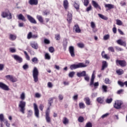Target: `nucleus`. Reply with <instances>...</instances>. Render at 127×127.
Masks as SVG:
<instances>
[{
  "mask_svg": "<svg viewBox=\"0 0 127 127\" xmlns=\"http://www.w3.org/2000/svg\"><path fill=\"white\" fill-rule=\"evenodd\" d=\"M82 1L83 2L85 6H88V5L90 3L89 0H82Z\"/></svg>",
  "mask_w": 127,
  "mask_h": 127,
  "instance_id": "35",
  "label": "nucleus"
},
{
  "mask_svg": "<svg viewBox=\"0 0 127 127\" xmlns=\"http://www.w3.org/2000/svg\"><path fill=\"white\" fill-rule=\"evenodd\" d=\"M45 57L46 59H47L48 60H50V58H51V57H50V55H49V54L48 53L45 54Z\"/></svg>",
  "mask_w": 127,
  "mask_h": 127,
  "instance_id": "46",
  "label": "nucleus"
},
{
  "mask_svg": "<svg viewBox=\"0 0 127 127\" xmlns=\"http://www.w3.org/2000/svg\"><path fill=\"white\" fill-rule=\"evenodd\" d=\"M10 81L12 82V83H15V82H17V78L12 76Z\"/></svg>",
  "mask_w": 127,
  "mask_h": 127,
  "instance_id": "39",
  "label": "nucleus"
},
{
  "mask_svg": "<svg viewBox=\"0 0 127 127\" xmlns=\"http://www.w3.org/2000/svg\"><path fill=\"white\" fill-rule=\"evenodd\" d=\"M38 59L36 57H34L32 59V62H33L35 64H37V63H38Z\"/></svg>",
  "mask_w": 127,
  "mask_h": 127,
  "instance_id": "36",
  "label": "nucleus"
},
{
  "mask_svg": "<svg viewBox=\"0 0 127 127\" xmlns=\"http://www.w3.org/2000/svg\"><path fill=\"white\" fill-rule=\"evenodd\" d=\"M9 39L12 41L15 40L16 39V35L10 34L9 35Z\"/></svg>",
  "mask_w": 127,
  "mask_h": 127,
  "instance_id": "28",
  "label": "nucleus"
},
{
  "mask_svg": "<svg viewBox=\"0 0 127 127\" xmlns=\"http://www.w3.org/2000/svg\"><path fill=\"white\" fill-rule=\"evenodd\" d=\"M116 64H119L121 67H126L127 66V62L125 61L116 60Z\"/></svg>",
  "mask_w": 127,
  "mask_h": 127,
  "instance_id": "9",
  "label": "nucleus"
},
{
  "mask_svg": "<svg viewBox=\"0 0 127 127\" xmlns=\"http://www.w3.org/2000/svg\"><path fill=\"white\" fill-rule=\"evenodd\" d=\"M58 98L60 101H62L64 99V97L62 94H59Z\"/></svg>",
  "mask_w": 127,
  "mask_h": 127,
  "instance_id": "52",
  "label": "nucleus"
},
{
  "mask_svg": "<svg viewBox=\"0 0 127 127\" xmlns=\"http://www.w3.org/2000/svg\"><path fill=\"white\" fill-rule=\"evenodd\" d=\"M84 101H85V103L86 105H91V101L90 100V98H89L88 97H86L84 98Z\"/></svg>",
  "mask_w": 127,
  "mask_h": 127,
  "instance_id": "29",
  "label": "nucleus"
},
{
  "mask_svg": "<svg viewBox=\"0 0 127 127\" xmlns=\"http://www.w3.org/2000/svg\"><path fill=\"white\" fill-rule=\"evenodd\" d=\"M105 6L106 8H109V9H112L115 8V5L112 4H105Z\"/></svg>",
  "mask_w": 127,
  "mask_h": 127,
  "instance_id": "25",
  "label": "nucleus"
},
{
  "mask_svg": "<svg viewBox=\"0 0 127 127\" xmlns=\"http://www.w3.org/2000/svg\"><path fill=\"white\" fill-rule=\"evenodd\" d=\"M44 43H45V44H49L50 43V41H49L47 39H45L44 40Z\"/></svg>",
  "mask_w": 127,
  "mask_h": 127,
  "instance_id": "62",
  "label": "nucleus"
},
{
  "mask_svg": "<svg viewBox=\"0 0 127 127\" xmlns=\"http://www.w3.org/2000/svg\"><path fill=\"white\" fill-rule=\"evenodd\" d=\"M4 124H5L6 125V127H9V126H10V124H9V123H8V122L7 121V120H5L3 121Z\"/></svg>",
  "mask_w": 127,
  "mask_h": 127,
  "instance_id": "55",
  "label": "nucleus"
},
{
  "mask_svg": "<svg viewBox=\"0 0 127 127\" xmlns=\"http://www.w3.org/2000/svg\"><path fill=\"white\" fill-rule=\"evenodd\" d=\"M98 15L99 16V17H100V18H102V19H104V20H108V18L104 15L102 14H98Z\"/></svg>",
  "mask_w": 127,
  "mask_h": 127,
  "instance_id": "32",
  "label": "nucleus"
},
{
  "mask_svg": "<svg viewBox=\"0 0 127 127\" xmlns=\"http://www.w3.org/2000/svg\"><path fill=\"white\" fill-rule=\"evenodd\" d=\"M1 16H2V17L3 18H5V17H7V19H11V18H12L11 13H10V12H9V10H8L7 9L2 12Z\"/></svg>",
  "mask_w": 127,
  "mask_h": 127,
  "instance_id": "4",
  "label": "nucleus"
},
{
  "mask_svg": "<svg viewBox=\"0 0 127 127\" xmlns=\"http://www.w3.org/2000/svg\"><path fill=\"white\" fill-rule=\"evenodd\" d=\"M27 17L28 20L30 21V22H31V23L36 24V20H35V19H34V18H33L32 16L30 15H27Z\"/></svg>",
  "mask_w": 127,
  "mask_h": 127,
  "instance_id": "10",
  "label": "nucleus"
},
{
  "mask_svg": "<svg viewBox=\"0 0 127 127\" xmlns=\"http://www.w3.org/2000/svg\"><path fill=\"white\" fill-rule=\"evenodd\" d=\"M110 38V36L109 35H106L104 36V40H108Z\"/></svg>",
  "mask_w": 127,
  "mask_h": 127,
  "instance_id": "61",
  "label": "nucleus"
},
{
  "mask_svg": "<svg viewBox=\"0 0 127 127\" xmlns=\"http://www.w3.org/2000/svg\"><path fill=\"white\" fill-rule=\"evenodd\" d=\"M63 5L64 8H65V9H68V7H69V2H68L67 0H64V1Z\"/></svg>",
  "mask_w": 127,
  "mask_h": 127,
  "instance_id": "22",
  "label": "nucleus"
},
{
  "mask_svg": "<svg viewBox=\"0 0 127 127\" xmlns=\"http://www.w3.org/2000/svg\"><path fill=\"white\" fill-rule=\"evenodd\" d=\"M118 75H123L124 74V70L123 69H118L116 71Z\"/></svg>",
  "mask_w": 127,
  "mask_h": 127,
  "instance_id": "37",
  "label": "nucleus"
},
{
  "mask_svg": "<svg viewBox=\"0 0 127 127\" xmlns=\"http://www.w3.org/2000/svg\"><path fill=\"white\" fill-rule=\"evenodd\" d=\"M55 38L56 40H60V35L57 34L55 35Z\"/></svg>",
  "mask_w": 127,
  "mask_h": 127,
  "instance_id": "60",
  "label": "nucleus"
},
{
  "mask_svg": "<svg viewBox=\"0 0 127 127\" xmlns=\"http://www.w3.org/2000/svg\"><path fill=\"white\" fill-rule=\"evenodd\" d=\"M12 57H13V58H14V59L16 60V61H17L19 63H21V62H22V59L19 56L15 55L12 56Z\"/></svg>",
  "mask_w": 127,
  "mask_h": 127,
  "instance_id": "12",
  "label": "nucleus"
},
{
  "mask_svg": "<svg viewBox=\"0 0 127 127\" xmlns=\"http://www.w3.org/2000/svg\"><path fill=\"white\" fill-rule=\"evenodd\" d=\"M78 121L79 123H83L84 122V118L82 116L79 117L78 119Z\"/></svg>",
  "mask_w": 127,
  "mask_h": 127,
  "instance_id": "44",
  "label": "nucleus"
},
{
  "mask_svg": "<svg viewBox=\"0 0 127 127\" xmlns=\"http://www.w3.org/2000/svg\"><path fill=\"white\" fill-rule=\"evenodd\" d=\"M4 117L3 116V114H0V122H3L4 120Z\"/></svg>",
  "mask_w": 127,
  "mask_h": 127,
  "instance_id": "50",
  "label": "nucleus"
},
{
  "mask_svg": "<svg viewBox=\"0 0 127 127\" xmlns=\"http://www.w3.org/2000/svg\"><path fill=\"white\" fill-rule=\"evenodd\" d=\"M37 19L39 20L41 23H42L43 22V18L42 17V16L38 15H37Z\"/></svg>",
  "mask_w": 127,
  "mask_h": 127,
  "instance_id": "26",
  "label": "nucleus"
},
{
  "mask_svg": "<svg viewBox=\"0 0 127 127\" xmlns=\"http://www.w3.org/2000/svg\"><path fill=\"white\" fill-rule=\"evenodd\" d=\"M46 120L47 123H51V119L50 118V117H49V111H47L46 113Z\"/></svg>",
  "mask_w": 127,
  "mask_h": 127,
  "instance_id": "20",
  "label": "nucleus"
},
{
  "mask_svg": "<svg viewBox=\"0 0 127 127\" xmlns=\"http://www.w3.org/2000/svg\"><path fill=\"white\" fill-rule=\"evenodd\" d=\"M92 5H93L94 7H95V8H97L98 7L99 9H101V6L99 5V4H98V3H97V2H96V1L92 0Z\"/></svg>",
  "mask_w": 127,
  "mask_h": 127,
  "instance_id": "19",
  "label": "nucleus"
},
{
  "mask_svg": "<svg viewBox=\"0 0 127 127\" xmlns=\"http://www.w3.org/2000/svg\"><path fill=\"white\" fill-rule=\"evenodd\" d=\"M33 106L35 112V116L37 118V119H39V110L38 109L37 104H36V103H34Z\"/></svg>",
  "mask_w": 127,
  "mask_h": 127,
  "instance_id": "7",
  "label": "nucleus"
},
{
  "mask_svg": "<svg viewBox=\"0 0 127 127\" xmlns=\"http://www.w3.org/2000/svg\"><path fill=\"white\" fill-rule=\"evenodd\" d=\"M17 17L19 20H22V21H26V19H25V17L24 16H23V15H22V14H19V15H17Z\"/></svg>",
  "mask_w": 127,
  "mask_h": 127,
  "instance_id": "16",
  "label": "nucleus"
},
{
  "mask_svg": "<svg viewBox=\"0 0 127 127\" xmlns=\"http://www.w3.org/2000/svg\"><path fill=\"white\" fill-rule=\"evenodd\" d=\"M30 46L34 49H38V44L35 42H33L30 43Z\"/></svg>",
  "mask_w": 127,
  "mask_h": 127,
  "instance_id": "17",
  "label": "nucleus"
},
{
  "mask_svg": "<svg viewBox=\"0 0 127 127\" xmlns=\"http://www.w3.org/2000/svg\"><path fill=\"white\" fill-rule=\"evenodd\" d=\"M32 116V111L29 110L28 111V118H30V117H31Z\"/></svg>",
  "mask_w": 127,
  "mask_h": 127,
  "instance_id": "56",
  "label": "nucleus"
},
{
  "mask_svg": "<svg viewBox=\"0 0 127 127\" xmlns=\"http://www.w3.org/2000/svg\"><path fill=\"white\" fill-rule=\"evenodd\" d=\"M86 127H93V125L91 123V122H88L86 125Z\"/></svg>",
  "mask_w": 127,
  "mask_h": 127,
  "instance_id": "57",
  "label": "nucleus"
},
{
  "mask_svg": "<svg viewBox=\"0 0 127 127\" xmlns=\"http://www.w3.org/2000/svg\"><path fill=\"white\" fill-rule=\"evenodd\" d=\"M86 71L84 70L82 71L81 72H77V77H85L86 76Z\"/></svg>",
  "mask_w": 127,
  "mask_h": 127,
  "instance_id": "21",
  "label": "nucleus"
},
{
  "mask_svg": "<svg viewBox=\"0 0 127 127\" xmlns=\"http://www.w3.org/2000/svg\"><path fill=\"white\" fill-rule=\"evenodd\" d=\"M123 105V102L120 100H117L115 101V104L114 105V108L119 110L122 108V105Z\"/></svg>",
  "mask_w": 127,
  "mask_h": 127,
  "instance_id": "6",
  "label": "nucleus"
},
{
  "mask_svg": "<svg viewBox=\"0 0 127 127\" xmlns=\"http://www.w3.org/2000/svg\"><path fill=\"white\" fill-rule=\"evenodd\" d=\"M67 20L69 23H71V21H72V13H68Z\"/></svg>",
  "mask_w": 127,
  "mask_h": 127,
  "instance_id": "23",
  "label": "nucleus"
},
{
  "mask_svg": "<svg viewBox=\"0 0 127 127\" xmlns=\"http://www.w3.org/2000/svg\"><path fill=\"white\" fill-rule=\"evenodd\" d=\"M117 43L118 44H119V45H122V46H124V47L127 46V43L126 41H124L121 39L117 40Z\"/></svg>",
  "mask_w": 127,
  "mask_h": 127,
  "instance_id": "14",
  "label": "nucleus"
},
{
  "mask_svg": "<svg viewBox=\"0 0 127 127\" xmlns=\"http://www.w3.org/2000/svg\"><path fill=\"white\" fill-rule=\"evenodd\" d=\"M55 50H54V48H53V47H50L49 48V51L50 52H51V53H53V52H54Z\"/></svg>",
  "mask_w": 127,
  "mask_h": 127,
  "instance_id": "51",
  "label": "nucleus"
},
{
  "mask_svg": "<svg viewBox=\"0 0 127 127\" xmlns=\"http://www.w3.org/2000/svg\"><path fill=\"white\" fill-rule=\"evenodd\" d=\"M108 67V63H107V61H103L102 62V68L101 70L103 71L106 69V68Z\"/></svg>",
  "mask_w": 127,
  "mask_h": 127,
  "instance_id": "15",
  "label": "nucleus"
},
{
  "mask_svg": "<svg viewBox=\"0 0 127 127\" xmlns=\"http://www.w3.org/2000/svg\"><path fill=\"white\" fill-rule=\"evenodd\" d=\"M0 89H1L4 91H9V87H8V86L1 82H0Z\"/></svg>",
  "mask_w": 127,
  "mask_h": 127,
  "instance_id": "8",
  "label": "nucleus"
},
{
  "mask_svg": "<svg viewBox=\"0 0 127 127\" xmlns=\"http://www.w3.org/2000/svg\"><path fill=\"white\" fill-rule=\"evenodd\" d=\"M80 109H85V104L83 103H80L79 104Z\"/></svg>",
  "mask_w": 127,
  "mask_h": 127,
  "instance_id": "42",
  "label": "nucleus"
},
{
  "mask_svg": "<svg viewBox=\"0 0 127 127\" xmlns=\"http://www.w3.org/2000/svg\"><path fill=\"white\" fill-rule=\"evenodd\" d=\"M77 46L79 48H84V44L83 43H78L77 44Z\"/></svg>",
  "mask_w": 127,
  "mask_h": 127,
  "instance_id": "53",
  "label": "nucleus"
},
{
  "mask_svg": "<svg viewBox=\"0 0 127 127\" xmlns=\"http://www.w3.org/2000/svg\"><path fill=\"white\" fill-rule=\"evenodd\" d=\"M87 67V64L83 63H80L77 64H72L70 66V70H75V69H78V68H85Z\"/></svg>",
  "mask_w": 127,
  "mask_h": 127,
  "instance_id": "1",
  "label": "nucleus"
},
{
  "mask_svg": "<svg viewBox=\"0 0 127 127\" xmlns=\"http://www.w3.org/2000/svg\"><path fill=\"white\" fill-rule=\"evenodd\" d=\"M91 9H92V6L89 5V7H88L86 8V11H90V10H91Z\"/></svg>",
  "mask_w": 127,
  "mask_h": 127,
  "instance_id": "64",
  "label": "nucleus"
},
{
  "mask_svg": "<svg viewBox=\"0 0 127 127\" xmlns=\"http://www.w3.org/2000/svg\"><path fill=\"white\" fill-rule=\"evenodd\" d=\"M74 6L76 9H79L80 7V5H79L78 3H76V2H74Z\"/></svg>",
  "mask_w": 127,
  "mask_h": 127,
  "instance_id": "47",
  "label": "nucleus"
},
{
  "mask_svg": "<svg viewBox=\"0 0 127 127\" xmlns=\"http://www.w3.org/2000/svg\"><path fill=\"white\" fill-rule=\"evenodd\" d=\"M84 80L87 81V82H89V81H90V77H89L88 74H85V76H84Z\"/></svg>",
  "mask_w": 127,
  "mask_h": 127,
  "instance_id": "43",
  "label": "nucleus"
},
{
  "mask_svg": "<svg viewBox=\"0 0 127 127\" xmlns=\"http://www.w3.org/2000/svg\"><path fill=\"white\" fill-rule=\"evenodd\" d=\"M63 123L64 125H67L69 123V120L67 118L64 117L63 120Z\"/></svg>",
  "mask_w": 127,
  "mask_h": 127,
  "instance_id": "31",
  "label": "nucleus"
},
{
  "mask_svg": "<svg viewBox=\"0 0 127 127\" xmlns=\"http://www.w3.org/2000/svg\"><path fill=\"white\" fill-rule=\"evenodd\" d=\"M116 24H117V25H123V22L120 19H117L116 20Z\"/></svg>",
  "mask_w": 127,
  "mask_h": 127,
  "instance_id": "38",
  "label": "nucleus"
},
{
  "mask_svg": "<svg viewBox=\"0 0 127 127\" xmlns=\"http://www.w3.org/2000/svg\"><path fill=\"white\" fill-rule=\"evenodd\" d=\"M105 84H111L112 83V81H111L110 79L106 78L105 79Z\"/></svg>",
  "mask_w": 127,
  "mask_h": 127,
  "instance_id": "41",
  "label": "nucleus"
},
{
  "mask_svg": "<svg viewBox=\"0 0 127 127\" xmlns=\"http://www.w3.org/2000/svg\"><path fill=\"white\" fill-rule=\"evenodd\" d=\"M20 99H21V100H22V101H23L24 100H25V93L24 92H22L20 94Z\"/></svg>",
  "mask_w": 127,
  "mask_h": 127,
  "instance_id": "34",
  "label": "nucleus"
},
{
  "mask_svg": "<svg viewBox=\"0 0 127 127\" xmlns=\"http://www.w3.org/2000/svg\"><path fill=\"white\" fill-rule=\"evenodd\" d=\"M97 101L99 104H103V103H104V98L102 97H98L97 98Z\"/></svg>",
  "mask_w": 127,
  "mask_h": 127,
  "instance_id": "30",
  "label": "nucleus"
},
{
  "mask_svg": "<svg viewBox=\"0 0 127 127\" xmlns=\"http://www.w3.org/2000/svg\"><path fill=\"white\" fill-rule=\"evenodd\" d=\"M69 52L71 56V57H75V49H74V47L70 46L69 47Z\"/></svg>",
  "mask_w": 127,
  "mask_h": 127,
  "instance_id": "11",
  "label": "nucleus"
},
{
  "mask_svg": "<svg viewBox=\"0 0 127 127\" xmlns=\"http://www.w3.org/2000/svg\"><path fill=\"white\" fill-rule=\"evenodd\" d=\"M73 29L75 30V32H77V33H80V32H81V29H80L79 26L77 24L74 25Z\"/></svg>",
  "mask_w": 127,
  "mask_h": 127,
  "instance_id": "24",
  "label": "nucleus"
},
{
  "mask_svg": "<svg viewBox=\"0 0 127 127\" xmlns=\"http://www.w3.org/2000/svg\"><path fill=\"white\" fill-rule=\"evenodd\" d=\"M113 102V99L112 98H107L106 99V103L107 104H111V103Z\"/></svg>",
  "mask_w": 127,
  "mask_h": 127,
  "instance_id": "49",
  "label": "nucleus"
},
{
  "mask_svg": "<svg viewBox=\"0 0 127 127\" xmlns=\"http://www.w3.org/2000/svg\"><path fill=\"white\" fill-rule=\"evenodd\" d=\"M23 68L24 70H26V69H28V64H25L23 66Z\"/></svg>",
  "mask_w": 127,
  "mask_h": 127,
  "instance_id": "63",
  "label": "nucleus"
},
{
  "mask_svg": "<svg viewBox=\"0 0 127 127\" xmlns=\"http://www.w3.org/2000/svg\"><path fill=\"white\" fill-rule=\"evenodd\" d=\"M118 84L120 86H121V87H124V86H125V82H123L122 81H118Z\"/></svg>",
  "mask_w": 127,
  "mask_h": 127,
  "instance_id": "59",
  "label": "nucleus"
},
{
  "mask_svg": "<svg viewBox=\"0 0 127 127\" xmlns=\"http://www.w3.org/2000/svg\"><path fill=\"white\" fill-rule=\"evenodd\" d=\"M107 89H108V87L106 85H103L102 86V90H103L104 93H107Z\"/></svg>",
  "mask_w": 127,
  "mask_h": 127,
  "instance_id": "40",
  "label": "nucleus"
},
{
  "mask_svg": "<svg viewBox=\"0 0 127 127\" xmlns=\"http://www.w3.org/2000/svg\"><path fill=\"white\" fill-rule=\"evenodd\" d=\"M32 38V33L30 32L27 35V39H31Z\"/></svg>",
  "mask_w": 127,
  "mask_h": 127,
  "instance_id": "45",
  "label": "nucleus"
},
{
  "mask_svg": "<svg viewBox=\"0 0 127 127\" xmlns=\"http://www.w3.org/2000/svg\"><path fill=\"white\" fill-rule=\"evenodd\" d=\"M12 77V75H7L5 76V78L7 80H9L10 81L11 80V78Z\"/></svg>",
  "mask_w": 127,
  "mask_h": 127,
  "instance_id": "54",
  "label": "nucleus"
},
{
  "mask_svg": "<svg viewBox=\"0 0 127 127\" xmlns=\"http://www.w3.org/2000/svg\"><path fill=\"white\" fill-rule=\"evenodd\" d=\"M29 3L31 5H37L38 4V0H29Z\"/></svg>",
  "mask_w": 127,
  "mask_h": 127,
  "instance_id": "18",
  "label": "nucleus"
},
{
  "mask_svg": "<svg viewBox=\"0 0 127 127\" xmlns=\"http://www.w3.org/2000/svg\"><path fill=\"white\" fill-rule=\"evenodd\" d=\"M25 106H26V102L23 101H20L19 102L18 107L19 108V111L22 113V114H25Z\"/></svg>",
  "mask_w": 127,
  "mask_h": 127,
  "instance_id": "5",
  "label": "nucleus"
},
{
  "mask_svg": "<svg viewBox=\"0 0 127 127\" xmlns=\"http://www.w3.org/2000/svg\"><path fill=\"white\" fill-rule=\"evenodd\" d=\"M95 78H96V76H95V71H93L91 76L90 86H92V85H93L95 89H97V88L99 87V82H96L94 83V81H95Z\"/></svg>",
  "mask_w": 127,
  "mask_h": 127,
  "instance_id": "2",
  "label": "nucleus"
},
{
  "mask_svg": "<svg viewBox=\"0 0 127 127\" xmlns=\"http://www.w3.org/2000/svg\"><path fill=\"white\" fill-rule=\"evenodd\" d=\"M68 44V42H67V40H64L63 42V47L64 50H66V48H67V45Z\"/></svg>",
  "mask_w": 127,
  "mask_h": 127,
  "instance_id": "27",
  "label": "nucleus"
},
{
  "mask_svg": "<svg viewBox=\"0 0 127 127\" xmlns=\"http://www.w3.org/2000/svg\"><path fill=\"white\" fill-rule=\"evenodd\" d=\"M32 75L35 83H37V81H38V76L39 75V71L36 67H34Z\"/></svg>",
  "mask_w": 127,
  "mask_h": 127,
  "instance_id": "3",
  "label": "nucleus"
},
{
  "mask_svg": "<svg viewBox=\"0 0 127 127\" xmlns=\"http://www.w3.org/2000/svg\"><path fill=\"white\" fill-rule=\"evenodd\" d=\"M109 51H111V52H115V50L114 49V47H110L108 48Z\"/></svg>",
  "mask_w": 127,
  "mask_h": 127,
  "instance_id": "58",
  "label": "nucleus"
},
{
  "mask_svg": "<svg viewBox=\"0 0 127 127\" xmlns=\"http://www.w3.org/2000/svg\"><path fill=\"white\" fill-rule=\"evenodd\" d=\"M90 26L92 28V31L94 33L98 31V29L96 28V24L94 22H91L90 23Z\"/></svg>",
  "mask_w": 127,
  "mask_h": 127,
  "instance_id": "13",
  "label": "nucleus"
},
{
  "mask_svg": "<svg viewBox=\"0 0 127 127\" xmlns=\"http://www.w3.org/2000/svg\"><path fill=\"white\" fill-rule=\"evenodd\" d=\"M24 53L25 55V58L26 60H27L28 61H29V60H30V57H29V56L28 55V54H27V52H26V51H24Z\"/></svg>",
  "mask_w": 127,
  "mask_h": 127,
  "instance_id": "33",
  "label": "nucleus"
},
{
  "mask_svg": "<svg viewBox=\"0 0 127 127\" xmlns=\"http://www.w3.org/2000/svg\"><path fill=\"white\" fill-rule=\"evenodd\" d=\"M74 75H75V72L72 71L69 72L68 76L70 77V78H73V77H74Z\"/></svg>",
  "mask_w": 127,
  "mask_h": 127,
  "instance_id": "48",
  "label": "nucleus"
}]
</instances>
